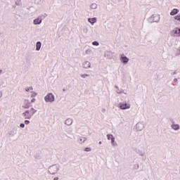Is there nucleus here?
Returning a JSON list of instances; mask_svg holds the SVG:
<instances>
[{"label":"nucleus","instance_id":"1","mask_svg":"<svg viewBox=\"0 0 180 180\" xmlns=\"http://www.w3.org/2000/svg\"><path fill=\"white\" fill-rule=\"evenodd\" d=\"M37 112V110H35L33 108H31L30 110H25V112H24L22 114V117H24V119L30 120V119H32V117H33V115Z\"/></svg>","mask_w":180,"mask_h":180},{"label":"nucleus","instance_id":"2","mask_svg":"<svg viewBox=\"0 0 180 180\" xmlns=\"http://www.w3.org/2000/svg\"><path fill=\"white\" fill-rule=\"evenodd\" d=\"M48 171L51 175H56L60 171V166L58 165H53L49 167Z\"/></svg>","mask_w":180,"mask_h":180},{"label":"nucleus","instance_id":"3","mask_svg":"<svg viewBox=\"0 0 180 180\" xmlns=\"http://www.w3.org/2000/svg\"><path fill=\"white\" fill-rule=\"evenodd\" d=\"M44 101L47 103L49 102L50 103H53L56 101V98L54 97V94L53 93H49L45 97H44Z\"/></svg>","mask_w":180,"mask_h":180},{"label":"nucleus","instance_id":"4","mask_svg":"<svg viewBox=\"0 0 180 180\" xmlns=\"http://www.w3.org/2000/svg\"><path fill=\"white\" fill-rule=\"evenodd\" d=\"M119 108H120V109H121L122 110H126V109H130V108H131V105H130V104H127V103H120V104H119Z\"/></svg>","mask_w":180,"mask_h":180},{"label":"nucleus","instance_id":"5","mask_svg":"<svg viewBox=\"0 0 180 180\" xmlns=\"http://www.w3.org/2000/svg\"><path fill=\"white\" fill-rule=\"evenodd\" d=\"M135 129L137 131H141L144 129V124L143 122H138L135 126Z\"/></svg>","mask_w":180,"mask_h":180},{"label":"nucleus","instance_id":"6","mask_svg":"<svg viewBox=\"0 0 180 180\" xmlns=\"http://www.w3.org/2000/svg\"><path fill=\"white\" fill-rule=\"evenodd\" d=\"M120 61L123 63V64H127L129 63V58L122 54L121 55Z\"/></svg>","mask_w":180,"mask_h":180},{"label":"nucleus","instance_id":"7","mask_svg":"<svg viewBox=\"0 0 180 180\" xmlns=\"http://www.w3.org/2000/svg\"><path fill=\"white\" fill-rule=\"evenodd\" d=\"M82 67L85 70H88V68H91V62H89V61H84L82 63Z\"/></svg>","mask_w":180,"mask_h":180},{"label":"nucleus","instance_id":"8","mask_svg":"<svg viewBox=\"0 0 180 180\" xmlns=\"http://www.w3.org/2000/svg\"><path fill=\"white\" fill-rule=\"evenodd\" d=\"M30 102H29V100H25L24 101V105H22L23 109H29L30 108Z\"/></svg>","mask_w":180,"mask_h":180},{"label":"nucleus","instance_id":"9","mask_svg":"<svg viewBox=\"0 0 180 180\" xmlns=\"http://www.w3.org/2000/svg\"><path fill=\"white\" fill-rule=\"evenodd\" d=\"M86 140H87L86 137L79 136L78 138L77 141H78L79 144H84V143H85V141H86Z\"/></svg>","mask_w":180,"mask_h":180},{"label":"nucleus","instance_id":"10","mask_svg":"<svg viewBox=\"0 0 180 180\" xmlns=\"http://www.w3.org/2000/svg\"><path fill=\"white\" fill-rule=\"evenodd\" d=\"M74 120H72V119L71 118H68L65 121V124H66V126H71V124H72Z\"/></svg>","mask_w":180,"mask_h":180},{"label":"nucleus","instance_id":"11","mask_svg":"<svg viewBox=\"0 0 180 180\" xmlns=\"http://www.w3.org/2000/svg\"><path fill=\"white\" fill-rule=\"evenodd\" d=\"M173 33L176 37H180V28H176L175 30H173Z\"/></svg>","mask_w":180,"mask_h":180},{"label":"nucleus","instance_id":"12","mask_svg":"<svg viewBox=\"0 0 180 180\" xmlns=\"http://www.w3.org/2000/svg\"><path fill=\"white\" fill-rule=\"evenodd\" d=\"M41 18L39 17L34 20V25H40L41 23Z\"/></svg>","mask_w":180,"mask_h":180},{"label":"nucleus","instance_id":"13","mask_svg":"<svg viewBox=\"0 0 180 180\" xmlns=\"http://www.w3.org/2000/svg\"><path fill=\"white\" fill-rule=\"evenodd\" d=\"M171 127L172 129H173V130H176V131L179 130L180 129V126L178 124H173L171 125Z\"/></svg>","mask_w":180,"mask_h":180},{"label":"nucleus","instance_id":"14","mask_svg":"<svg viewBox=\"0 0 180 180\" xmlns=\"http://www.w3.org/2000/svg\"><path fill=\"white\" fill-rule=\"evenodd\" d=\"M40 49H41V42L37 41L36 44V50L37 51H40Z\"/></svg>","mask_w":180,"mask_h":180},{"label":"nucleus","instance_id":"15","mask_svg":"<svg viewBox=\"0 0 180 180\" xmlns=\"http://www.w3.org/2000/svg\"><path fill=\"white\" fill-rule=\"evenodd\" d=\"M88 22L91 25H94V23H96V18H89Z\"/></svg>","mask_w":180,"mask_h":180},{"label":"nucleus","instance_id":"16","mask_svg":"<svg viewBox=\"0 0 180 180\" xmlns=\"http://www.w3.org/2000/svg\"><path fill=\"white\" fill-rule=\"evenodd\" d=\"M178 12H179V11L178 9L174 8V9L171 11L170 15H171L172 16H174V15H176V13H178Z\"/></svg>","mask_w":180,"mask_h":180},{"label":"nucleus","instance_id":"17","mask_svg":"<svg viewBox=\"0 0 180 180\" xmlns=\"http://www.w3.org/2000/svg\"><path fill=\"white\" fill-rule=\"evenodd\" d=\"M16 134V131L12 130L8 132V135L10 137H13Z\"/></svg>","mask_w":180,"mask_h":180},{"label":"nucleus","instance_id":"18","mask_svg":"<svg viewBox=\"0 0 180 180\" xmlns=\"http://www.w3.org/2000/svg\"><path fill=\"white\" fill-rule=\"evenodd\" d=\"M91 53H92V49H88L87 50L85 51V54H86L87 56H91Z\"/></svg>","mask_w":180,"mask_h":180},{"label":"nucleus","instance_id":"19","mask_svg":"<svg viewBox=\"0 0 180 180\" xmlns=\"http://www.w3.org/2000/svg\"><path fill=\"white\" fill-rule=\"evenodd\" d=\"M115 88H116V89H117V91H116V92H117V94H124V91H123V90H120V89H119V86H115Z\"/></svg>","mask_w":180,"mask_h":180},{"label":"nucleus","instance_id":"20","mask_svg":"<svg viewBox=\"0 0 180 180\" xmlns=\"http://www.w3.org/2000/svg\"><path fill=\"white\" fill-rule=\"evenodd\" d=\"M91 9H96L98 8V4L94 3L90 6Z\"/></svg>","mask_w":180,"mask_h":180},{"label":"nucleus","instance_id":"21","mask_svg":"<svg viewBox=\"0 0 180 180\" xmlns=\"http://www.w3.org/2000/svg\"><path fill=\"white\" fill-rule=\"evenodd\" d=\"M111 144L114 147H116V146H117V143L116 142H115V137L112 138V139H111Z\"/></svg>","mask_w":180,"mask_h":180},{"label":"nucleus","instance_id":"22","mask_svg":"<svg viewBox=\"0 0 180 180\" xmlns=\"http://www.w3.org/2000/svg\"><path fill=\"white\" fill-rule=\"evenodd\" d=\"M107 137H108V140H112V139H115V136H113L112 134H108Z\"/></svg>","mask_w":180,"mask_h":180},{"label":"nucleus","instance_id":"23","mask_svg":"<svg viewBox=\"0 0 180 180\" xmlns=\"http://www.w3.org/2000/svg\"><path fill=\"white\" fill-rule=\"evenodd\" d=\"M138 153H139V155H141V156L144 155V154H146V152H144V150H138Z\"/></svg>","mask_w":180,"mask_h":180},{"label":"nucleus","instance_id":"24","mask_svg":"<svg viewBox=\"0 0 180 180\" xmlns=\"http://www.w3.org/2000/svg\"><path fill=\"white\" fill-rule=\"evenodd\" d=\"M174 19L176 20H179V22H180V15H175Z\"/></svg>","mask_w":180,"mask_h":180},{"label":"nucleus","instance_id":"25","mask_svg":"<svg viewBox=\"0 0 180 180\" xmlns=\"http://www.w3.org/2000/svg\"><path fill=\"white\" fill-rule=\"evenodd\" d=\"M93 46H99V42L94 41L92 42Z\"/></svg>","mask_w":180,"mask_h":180},{"label":"nucleus","instance_id":"26","mask_svg":"<svg viewBox=\"0 0 180 180\" xmlns=\"http://www.w3.org/2000/svg\"><path fill=\"white\" fill-rule=\"evenodd\" d=\"M80 77H82V78H86V77H89V75L83 74V75H81Z\"/></svg>","mask_w":180,"mask_h":180},{"label":"nucleus","instance_id":"27","mask_svg":"<svg viewBox=\"0 0 180 180\" xmlns=\"http://www.w3.org/2000/svg\"><path fill=\"white\" fill-rule=\"evenodd\" d=\"M84 151H86L87 153H89V151H91V148H86L84 149Z\"/></svg>","mask_w":180,"mask_h":180},{"label":"nucleus","instance_id":"28","mask_svg":"<svg viewBox=\"0 0 180 180\" xmlns=\"http://www.w3.org/2000/svg\"><path fill=\"white\" fill-rule=\"evenodd\" d=\"M83 32H84V33H88V28H87V27L84 28V29H83Z\"/></svg>","mask_w":180,"mask_h":180},{"label":"nucleus","instance_id":"29","mask_svg":"<svg viewBox=\"0 0 180 180\" xmlns=\"http://www.w3.org/2000/svg\"><path fill=\"white\" fill-rule=\"evenodd\" d=\"M24 123H25V124H29V123H30V121L26 120H25Z\"/></svg>","mask_w":180,"mask_h":180},{"label":"nucleus","instance_id":"30","mask_svg":"<svg viewBox=\"0 0 180 180\" xmlns=\"http://www.w3.org/2000/svg\"><path fill=\"white\" fill-rule=\"evenodd\" d=\"M20 127L22 129L25 128V124L21 123V124H20Z\"/></svg>","mask_w":180,"mask_h":180},{"label":"nucleus","instance_id":"31","mask_svg":"<svg viewBox=\"0 0 180 180\" xmlns=\"http://www.w3.org/2000/svg\"><path fill=\"white\" fill-rule=\"evenodd\" d=\"M139 167H140V166L139 165V164H136V165H135L136 169H139Z\"/></svg>","mask_w":180,"mask_h":180},{"label":"nucleus","instance_id":"32","mask_svg":"<svg viewBox=\"0 0 180 180\" xmlns=\"http://www.w3.org/2000/svg\"><path fill=\"white\" fill-rule=\"evenodd\" d=\"M71 133H72V129H71L70 130L68 131V134H71Z\"/></svg>","mask_w":180,"mask_h":180},{"label":"nucleus","instance_id":"33","mask_svg":"<svg viewBox=\"0 0 180 180\" xmlns=\"http://www.w3.org/2000/svg\"><path fill=\"white\" fill-rule=\"evenodd\" d=\"M35 101H36V98H32V99L31 100L32 103H34Z\"/></svg>","mask_w":180,"mask_h":180},{"label":"nucleus","instance_id":"34","mask_svg":"<svg viewBox=\"0 0 180 180\" xmlns=\"http://www.w3.org/2000/svg\"><path fill=\"white\" fill-rule=\"evenodd\" d=\"M36 95H37V94H36V93H34L33 94H32V97H33V96H36Z\"/></svg>","mask_w":180,"mask_h":180},{"label":"nucleus","instance_id":"35","mask_svg":"<svg viewBox=\"0 0 180 180\" xmlns=\"http://www.w3.org/2000/svg\"><path fill=\"white\" fill-rule=\"evenodd\" d=\"M174 82H178V79L175 78V79H174Z\"/></svg>","mask_w":180,"mask_h":180},{"label":"nucleus","instance_id":"36","mask_svg":"<svg viewBox=\"0 0 180 180\" xmlns=\"http://www.w3.org/2000/svg\"><path fill=\"white\" fill-rule=\"evenodd\" d=\"M25 91H26V92H29V91H30V89H29V88L26 89Z\"/></svg>","mask_w":180,"mask_h":180},{"label":"nucleus","instance_id":"37","mask_svg":"<svg viewBox=\"0 0 180 180\" xmlns=\"http://www.w3.org/2000/svg\"><path fill=\"white\" fill-rule=\"evenodd\" d=\"M2 98V91H0V98Z\"/></svg>","mask_w":180,"mask_h":180},{"label":"nucleus","instance_id":"38","mask_svg":"<svg viewBox=\"0 0 180 180\" xmlns=\"http://www.w3.org/2000/svg\"><path fill=\"white\" fill-rule=\"evenodd\" d=\"M53 180H58V177H55Z\"/></svg>","mask_w":180,"mask_h":180},{"label":"nucleus","instance_id":"39","mask_svg":"<svg viewBox=\"0 0 180 180\" xmlns=\"http://www.w3.org/2000/svg\"><path fill=\"white\" fill-rule=\"evenodd\" d=\"M157 15H153L152 16H151V18H155Z\"/></svg>","mask_w":180,"mask_h":180},{"label":"nucleus","instance_id":"40","mask_svg":"<svg viewBox=\"0 0 180 180\" xmlns=\"http://www.w3.org/2000/svg\"><path fill=\"white\" fill-rule=\"evenodd\" d=\"M0 74H2V70H0Z\"/></svg>","mask_w":180,"mask_h":180},{"label":"nucleus","instance_id":"41","mask_svg":"<svg viewBox=\"0 0 180 180\" xmlns=\"http://www.w3.org/2000/svg\"><path fill=\"white\" fill-rule=\"evenodd\" d=\"M98 144H100V145L102 144V141H100V142L98 143Z\"/></svg>","mask_w":180,"mask_h":180},{"label":"nucleus","instance_id":"42","mask_svg":"<svg viewBox=\"0 0 180 180\" xmlns=\"http://www.w3.org/2000/svg\"><path fill=\"white\" fill-rule=\"evenodd\" d=\"M63 92H65V89H63Z\"/></svg>","mask_w":180,"mask_h":180},{"label":"nucleus","instance_id":"43","mask_svg":"<svg viewBox=\"0 0 180 180\" xmlns=\"http://www.w3.org/2000/svg\"><path fill=\"white\" fill-rule=\"evenodd\" d=\"M30 89H32H32H33V88H32V87H31V88H30Z\"/></svg>","mask_w":180,"mask_h":180},{"label":"nucleus","instance_id":"44","mask_svg":"<svg viewBox=\"0 0 180 180\" xmlns=\"http://www.w3.org/2000/svg\"><path fill=\"white\" fill-rule=\"evenodd\" d=\"M174 74H176V72H174Z\"/></svg>","mask_w":180,"mask_h":180},{"label":"nucleus","instance_id":"45","mask_svg":"<svg viewBox=\"0 0 180 180\" xmlns=\"http://www.w3.org/2000/svg\"><path fill=\"white\" fill-rule=\"evenodd\" d=\"M1 84H0V88H1Z\"/></svg>","mask_w":180,"mask_h":180}]
</instances>
